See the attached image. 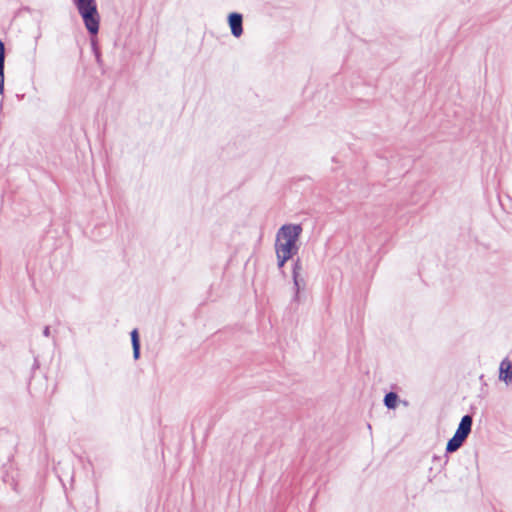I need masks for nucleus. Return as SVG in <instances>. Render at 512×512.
I'll list each match as a JSON object with an SVG mask.
<instances>
[{
  "instance_id": "20e7f679",
  "label": "nucleus",
  "mask_w": 512,
  "mask_h": 512,
  "mask_svg": "<svg viewBox=\"0 0 512 512\" xmlns=\"http://www.w3.org/2000/svg\"><path fill=\"white\" fill-rule=\"evenodd\" d=\"M228 24L234 37L239 38L242 33V15L239 13H231L228 16Z\"/></svg>"
},
{
  "instance_id": "0eeeda50",
  "label": "nucleus",
  "mask_w": 512,
  "mask_h": 512,
  "mask_svg": "<svg viewBox=\"0 0 512 512\" xmlns=\"http://www.w3.org/2000/svg\"><path fill=\"white\" fill-rule=\"evenodd\" d=\"M131 341H132V346H133L134 359H138L139 355H140V342H139L138 331L136 329H134L131 332Z\"/></svg>"
},
{
  "instance_id": "6e6552de",
  "label": "nucleus",
  "mask_w": 512,
  "mask_h": 512,
  "mask_svg": "<svg viewBox=\"0 0 512 512\" xmlns=\"http://www.w3.org/2000/svg\"><path fill=\"white\" fill-rule=\"evenodd\" d=\"M397 401H398V396L393 392L386 394V396L384 398V403H385L386 407H388L389 409H394L397 405Z\"/></svg>"
},
{
  "instance_id": "f257e3e1",
  "label": "nucleus",
  "mask_w": 512,
  "mask_h": 512,
  "mask_svg": "<svg viewBox=\"0 0 512 512\" xmlns=\"http://www.w3.org/2000/svg\"><path fill=\"white\" fill-rule=\"evenodd\" d=\"M301 234L302 227L299 224H285L277 231L274 249L279 268L298 253Z\"/></svg>"
},
{
  "instance_id": "423d86ee",
  "label": "nucleus",
  "mask_w": 512,
  "mask_h": 512,
  "mask_svg": "<svg viewBox=\"0 0 512 512\" xmlns=\"http://www.w3.org/2000/svg\"><path fill=\"white\" fill-rule=\"evenodd\" d=\"M4 61H5V47L2 41H0V95L4 93Z\"/></svg>"
},
{
  "instance_id": "7ed1b4c3",
  "label": "nucleus",
  "mask_w": 512,
  "mask_h": 512,
  "mask_svg": "<svg viewBox=\"0 0 512 512\" xmlns=\"http://www.w3.org/2000/svg\"><path fill=\"white\" fill-rule=\"evenodd\" d=\"M472 428V417L465 415L462 417L458 428L453 437L447 442L446 451L452 453L457 451L467 439Z\"/></svg>"
},
{
  "instance_id": "f03ea898",
  "label": "nucleus",
  "mask_w": 512,
  "mask_h": 512,
  "mask_svg": "<svg viewBox=\"0 0 512 512\" xmlns=\"http://www.w3.org/2000/svg\"><path fill=\"white\" fill-rule=\"evenodd\" d=\"M90 34L96 35L100 26V14L96 0H72Z\"/></svg>"
},
{
  "instance_id": "39448f33",
  "label": "nucleus",
  "mask_w": 512,
  "mask_h": 512,
  "mask_svg": "<svg viewBox=\"0 0 512 512\" xmlns=\"http://www.w3.org/2000/svg\"><path fill=\"white\" fill-rule=\"evenodd\" d=\"M499 379L506 385H509L512 382V364L508 359H504L500 363Z\"/></svg>"
}]
</instances>
